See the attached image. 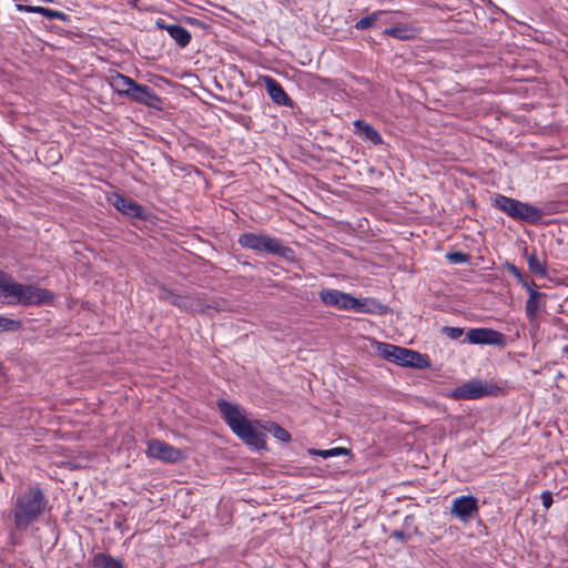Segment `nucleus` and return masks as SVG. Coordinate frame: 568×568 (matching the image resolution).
<instances>
[{"mask_svg":"<svg viewBox=\"0 0 568 568\" xmlns=\"http://www.w3.org/2000/svg\"><path fill=\"white\" fill-rule=\"evenodd\" d=\"M217 408L223 420L227 424L231 430L246 445L255 449L265 448V435L257 430L256 426H261L258 420L251 422L242 413L237 405L232 404L225 399L216 402ZM263 428L271 433L276 439L288 443L291 434L281 425L268 422Z\"/></svg>","mask_w":568,"mask_h":568,"instance_id":"f257e3e1","label":"nucleus"},{"mask_svg":"<svg viewBox=\"0 0 568 568\" xmlns=\"http://www.w3.org/2000/svg\"><path fill=\"white\" fill-rule=\"evenodd\" d=\"M47 504V497L38 485L18 491L12 506L14 527L27 530L43 514Z\"/></svg>","mask_w":568,"mask_h":568,"instance_id":"f03ea898","label":"nucleus"},{"mask_svg":"<svg viewBox=\"0 0 568 568\" xmlns=\"http://www.w3.org/2000/svg\"><path fill=\"white\" fill-rule=\"evenodd\" d=\"M237 243L260 254H274L288 262L295 261V252L290 246L283 245L282 240L264 233H243L239 236Z\"/></svg>","mask_w":568,"mask_h":568,"instance_id":"7ed1b4c3","label":"nucleus"},{"mask_svg":"<svg viewBox=\"0 0 568 568\" xmlns=\"http://www.w3.org/2000/svg\"><path fill=\"white\" fill-rule=\"evenodd\" d=\"M493 206L516 221L532 225L538 224L544 216V212L539 207L503 194H496Z\"/></svg>","mask_w":568,"mask_h":568,"instance_id":"20e7f679","label":"nucleus"},{"mask_svg":"<svg viewBox=\"0 0 568 568\" xmlns=\"http://www.w3.org/2000/svg\"><path fill=\"white\" fill-rule=\"evenodd\" d=\"M376 349L378 354L397 365L424 369L430 366L429 359L416 351L396 346L388 343L378 342Z\"/></svg>","mask_w":568,"mask_h":568,"instance_id":"39448f33","label":"nucleus"},{"mask_svg":"<svg viewBox=\"0 0 568 568\" xmlns=\"http://www.w3.org/2000/svg\"><path fill=\"white\" fill-rule=\"evenodd\" d=\"M159 298L185 312L209 314L211 310L216 311L215 306L207 303L206 300L199 294L179 295L163 287L159 293Z\"/></svg>","mask_w":568,"mask_h":568,"instance_id":"423d86ee","label":"nucleus"},{"mask_svg":"<svg viewBox=\"0 0 568 568\" xmlns=\"http://www.w3.org/2000/svg\"><path fill=\"white\" fill-rule=\"evenodd\" d=\"M500 388L491 383H486L480 379H470L467 383L454 388L449 393L453 399L473 400L488 396H497Z\"/></svg>","mask_w":568,"mask_h":568,"instance_id":"0eeeda50","label":"nucleus"},{"mask_svg":"<svg viewBox=\"0 0 568 568\" xmlns=\"http://www.w3.org/2000/svg\"><path fill=\"white\" fill-rule=\"evenodd\" d=\"M479 509L478 499L471 495L458 496L453 499L450 515L462 523H469Z\"/></svg>","mask_w":568,"mask_h":568,"instance_id":"6e6552de","label":"nucleus"},{"mask_svg":"<svg viewBox=\"0 0 568 568\" xmlns=\"http://www.w3.org/2000/svg\"><path fill=\"white\" fill-rule=\"evenodd\" d=\"M528 298L525 304V314L529 323L538 325L540 313L545 311L547 294L539 292L536 283L526 288Z\"/></svg>","mask_w":568,"mask_h":568,"instance_id":"1a4fd4ad","label":"nucleus"},{"mask_svg":"<svg viewBox=\"0 0 568 568\" xmlns=\"http://www.w3.org/2000/svg\"><path fill=\"white\" fill-rule=\"evenodd\" d=\"M148 455L155 459L171 464L179 463L184 458V455L179 448L159 439L149 442Z\"/></svg>","mask_w":568,"mask_h":568,"instance_id":"9d476101","label":"nucleus"},{"mask_svg":"<svg viewBox=\"0 0 568 568\" xmlns=\"http://www.w3.org/2000/svg\"><path fill=\"white\" fill-rule=\"evenodd\" d=\"M320 298L325 305L334 306L344 311H349L352 307L359 306L358 298L334 288L322 290L320 292Z\"/></svg>","mask_w":568,"mask_h":568,"instance_id":"9b49d317","label":"nucleus"},{"mask_svg":"<svg viewBox=\"0 0 568 568\" xmlns=\"http://www.w3.org/2000/svg\"><path fill=\"white\" fill-rule=\"evenodd\" d=\"M128 98L155 110H162L164 105L163 100L150 87L135 81Z\"/></svg>","mask_w":568,"mask_h":568,"instance_id":"f8f14e48","label":"nucleus"},{"mask_svg":"<svg viewBox=\"0 0 568 568\" xmlns=\"http://www.w3.org/2000/svg\"><path fill=\"white\" fill-rule=\"evenodd\" d=\"M53 300L54 294L51 291L33 285L22 284L21 298L19 300L20 305H47L51 304Z\"/></svg>","mask_w":568,"mask_h":568,"instance_id":"ddd939ff","label":"nucleus"},{"mask_svg":"<svg viewBox=\"0 0 568 568\" xmlns=\"http://www.w3.org/2000/svg\"><path fill=\"white\" fill-rule=\"evenodd\" d=\"M505 335L491 328H471L467 333V339L471 344L504 345Z\"/></svg>","mask_w":568,"mask_h":568,"instance_id":"4468645a","label":"nucleus"},{"mask_svg":"<svg viewBox=\"0 0 568 568\" xmlns=\"http://www.w3.org/2000/svg\"><path fill=\"white\" fill-rule=\"evenodd\" d=\"M21 293L22 284L14 282L8 273L0 280V298L3 304H19Z\"/></svg>","mask_w":568,"mask_h":568,"instance_id":"2eb2a0df","label":"nucleus"},{"mask_svg":"<svg viewBox=\"0 0 568 568\" xmlns=\"http://www.w3.org/2000/svg\"><path fill=\"white\" fill-rule=\"evenodd\" d=\"M110 201L112 205L122 214L129 217H143L144 210L138 202L116 193L110 197Z\"/></svg>","mask_w":568,"mask_h":568,"instance_id":"dca6fc26","label":"nucleus"},{"mask_svg":"<svg viewBox=\"0 0 568 568\" xmlns=\"http://www.w3.org/2000/svg\"><path fill=\"white\" fill-rule=\"evenodd\" d=\"M266 91L272 101L278 105L292 106V99L284 91L283 87L272 77H264Z\"/></svg>","mask_w":568,"mask_h":568,"instance_id":"f3484780","label":"nucleus"},{"mask_svg":"<svg viewBox=\"0 0 568 568\" xmlns=\"http://www.w3.org/2000/svg\"><path fill=\"white\" fill-rule=\"evenodd\" d=\"M156 26L165 30L181 48H185L192 39L190 31L180 24L165 23L163 20H158Z\"/></svg>","mask_w":568,"mask_h":568,"instance_id":"a211bd4d","label":"nucleus"},{"mask_svg":"<svg viewBox=\"0 0 568 568\" xmlns=\"http://www.w3.org/2000/svg\"><path fill=\"white\" fill-rule=\"evenodd\" d=\"M92 568H125L123 560L106 552H95L89 560Z\"/></svg>","mask_w":568,"mask_h":568,"instance_id":"6ab92c4d","label":"nucleus"},{"mask_svg":"<svg viewBox=\"0 0 568 568\" xmlns=\"http://www.w3.org/2000/svg\"><path fill=\"white\" fill-rule=\"evenodd\" d=\"M109 83L111 88L114 90V92H116L119 95L129 97L134 80L130 77H126L115 71L113 74L110 75Z\"/></svg>","mask_w":568,"mask_h":568,"instance_id":"aec40b11","label":"nucleus"},{"mask_svg":"<svg viewBox=\"0 0 568 568\" xmlns=\"http://www.w3.org/2000/svg\"><path fill=\"white\" fill-rule=\"evenodd\" d=\"M356 133L365 140L372 142L374 145L383 144V138L381 133L369 123L364 120H356L354 122Z\"/></svg>","mask_w":568,"mask_h":568,"instance_id":"412c9836","label":"nucleus"},{"mask_svg":"<svg viewBox=\"0 0 568 568\" xmlns=\"http://www.w3.org/2000/svg\"><path fill=\"white\" fill-rule=\"evenodd\" d=\"M384 34L398 40H412L416 36V30L407 24H399L385 29Z\"/></svg>","mask_w":568,"mask_h":568,"instance_id":"4be33fe9","label":"nucleus"},{"mask_svg":"<svg viewBox=\"0 0 568 568\" xmlns=\"http://www.w3.org/2000/svg\"><path fill=\"white\" fill-rule=\"evenodd\" d=\"M527 264L529 271L540 277H545L547 275V265L546 262L540 261L535 253L530 254L527 257Z\"/></svg>","mask_w":568,"mask_h":568,"instance_id":"5701e85b","label":"nucleus"},{"mask_svg":"<svg viewBox=\"0 0 568 568\" xmlns=\"http://www.w3.org/2000/svg\"><path fill=\"white\" fill-rule=\"evenodd\" d=\"M384 13L385 12L381 11V10L374 11L373 13L359 19L355 23V28L361 31L367 30V29L372 28L376 23V21L379 19V17Z\"/></svg>","mask_w":568,"mask_h":568,"instance_id":"b1692460","label":"nucleus"},{"mask_svg":"<svg viewBox=\"0 0 568 568\" xmlns=\"http://www.w3.org/2000/svg\"><path fill=\"white\" fill-rule=\"evenodd\" d=\"M506 268L524 288H528L529 286L534 285L535 281L527 280V277L516 265L507 263Z\"/></svg>","mask_w":568,"mask_h":568,"instance_id":"393cba45","label":"nucleus"},{"mask_svg":"<svg viewBox=\"0 0 568 568\" xmlns=\"http://www.w3.org/2000/svg\"><path fill=\"white\" fill-rule=\"evenodd\" d=\"M22 327V323L19 320H12L0 315V333L1 332H17Z\"/></svg>","mask_w":568,"mask_h":568,"instance_id":"a878e982","label":"nucleus"},{"mask_svg":"<svg viewBox=\"0 0 568 568\" xmlns=\"http://www.w3.org/2000/svg\"><path fill=\"white\" fill-rule=\"evenodd\" d=\"M308 454L322 456L323 458H328V457H333V456L348 454V450L346 448H342V447L326 449V450H318V449L311 448V449H308Z\"/></svg>","mask_w":568,"mask_h":568,"instance_id":"bb28decb","label":"nucleus"},{"mask_svg":"<svg viewBox=\"0 0 568 568\" xmlns=\"http://www.w3.org/2000/svg\"><path fill=\"white\" fill-rule=\"evenodd\" d=\"M41 14L48 19H58V20H61V21H69V16L65 14L64 12L62 11H58V10H53V9H49V8H44L42 7V12Z\"/></svg>","mask_w":568,"mask_h":568,"instance_id":"cd10ccee","label":"nucleus"},{"mask_svg":"<svg viewBox=\"0 0 568 568\" xmlns=\"http://www.w3.org/2000/svg\"><path fill=\"white\" fill-rule=\"evenodd\" d=\"M358 304L359 306L352 307V310L358 313H372L374 312L372 305H376V302L369 298H358Z\"/></svg>","mask_w":568,"mask_h":568,"instance_id":"c85d7f7f","label":"nucleus"},{"mask_svg":"<svg viewBox=\"0 0 568 568\" xmlns=\"http://www.w3.org/2000/svg\"><path fill=\"white\" fill-rule=\"evenodd\" d=\"M447 258L452 263L462 264L468 262L469 256L463 252H453L447 254Z\"/></svg>","mask_w":568,"mask_h":568,"instance_id":"c756f323","label":"nucleus"},{"mask_svg":"<svg viewBox=\"0 0 568 568\" xmlns=\"http://www.w3.org/2000/svg\"><path fill=\"white\" fill-rule=\"evenodd\" d=\"M16 9L19 12H30V13H39V14H41V12H42V7H40V6H29V4L17 3Z\"/></svg>","mask_w":568,"mask_h":568,"instance_id":"7c9ffc66","label":"nucleus"},{"mask_svg":"<svg viewBox=\"0 0 568 568\" xmlns=\"http://www.w3.org/2000/svg\"><path fill=\"white\" fill-rule=\"evenodd\" d=\"M444 332L452 339H457L464 334L463 328H459V327L446 326V327H444Z\"/></svg>","mask_w":568,"mask_h":568,"instance_id":"2f4dec72","label":"nucleus"},{"mask_svg":"<svg viewBox=\"0 0 568 568\" xmlns=\"http://www.w3.org/2000/svg\"><path fill=\"white\" fill-rule=\"evenodd\" d=\"M542 506L548 509L554 503L552 495L550 491H544L540 496Z\"/></svg>","mask_w":568,"mask_h":568,"instance_id":"473e14b6","label":"nucleus"},{"mask_svg":"<svg viewBox=\"0 0 568 568\" xmlns=\"http://www.w3.org/2000/svg\"><path fill=\"white\" fill-rule=\"evenodd\" d=\"M6 274H7L6 272H3V271H1V270H0V280H1V278H4Z\"/></svg>","mask_w":568,"mask_h":568,"instance_id":"72a5a7b5","label":"nucleus"},{"mask_svg":"<svg viewBox=\"0 0 568 568\" xmlns=\"http://www.w3.org/2000/svg\"><path fill=\"white\" fill-rule=\"evenodd\" d=\"M562 351L568 355V345H566Z\"/></svg>","mask_w":568,"mask_h":568,"instance_id":"f704fd0d","label":"nucleus"}]
</instances>
